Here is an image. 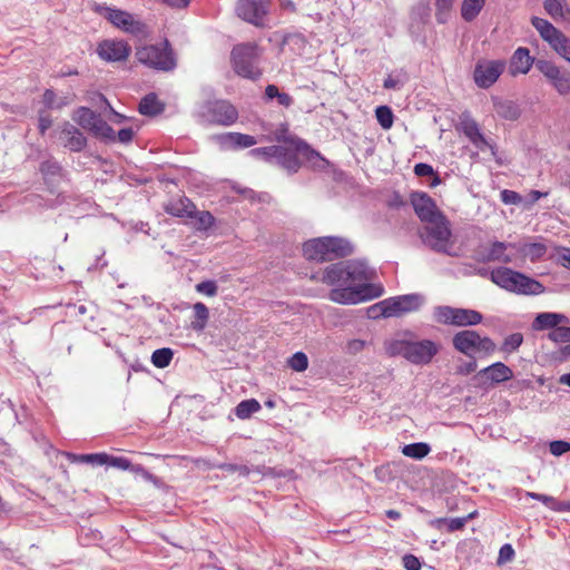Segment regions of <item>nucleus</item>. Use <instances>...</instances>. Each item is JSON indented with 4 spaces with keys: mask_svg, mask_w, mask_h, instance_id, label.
Returning a JSON list of instances; mask_svg holds the SVG:
<instances>
[{
    "mask_svg": "<svg viewBox=\"0 0 570 570\" xmlns=\"http://www.w3.org/2000/svg\"><path fill=\"white\" fill-rule=\"evenodd\" d=\"M253 154L263 155L289 171H296L305 161L320 158V155L311 149V145H269L253 150Z\"/></svg>",
    "mask_w": 570,
    "mask_h": 570,
    "instance_id": "obj_1",
    "label": "nucleus"
},
{
    "mask_svg": "<svg viewBox=\"0 0 570 570\" xmlns=\"http://www.w3.org/2000/svg\"><path fill=\"white\" fill-rule=\"evenodd\" d=\"M353 250L354 247L347 239L335 236L317 237L303 244V256L317 263L350 256Z\"/></svg>",
    "mask_w": 570,
    "mask_h": 570,
    "instance_id": "obj_2",
    "label": "nucleus"
},
{
    "mask_svg": "<svg viewBox=\"0 0 570 570\" xmlns=\"http://www.w3.org/2000/svg\"><path fill=\"white\" fill-rule=\"evenodd\" d=\"M385 351L390 356L401 355L413 364H428L438 354L439 346L431 340H391L385 343Z\"/></svg>",
    "mask_w": 570,
    "mask_h": 570,
    "instance_id": "obj_3",
    "label": "nucleus"
},
{
    "mask_svg": "<svg viewBox=\"0 0 570 570\" xmlns=\"http://www.w3.org/2000/svg\"><path fill=\"white\" fill-rule=\"evenodd\" d=\"M491 281L501 288L519 295H539L544 292V286L508 267H498L491 272Z\"/></svg>",
    "mask_w": 570,
    "mask_h": 570,
    "instance_id": "obj_4",
    "label": "nucleus"
},
{
    "mask_svg": "<svg viewBox=\"0 0 570 570\" xmlns=\"http://www.w3.org/2000/svg\"><path fill=\"white\" fill-rule=\"evenodd\" d=\"M422 242L438 253L452 255L453 247L450 222L442 215L440 218L426 223L420 233Z\"/></svg>",
    "mask_w": 570,
    "mask_h": 570,
    "instance_id": "obj_5",
    "label": "nucleus"
},
{
    "mask_svg": "<svg viewBox=\"0 0 570 570\" xmlns=\"http://www.w3.org/2000/svg\"><path fill=\"white\" fill-rule=\"evenodd\" d=\"M258 47L253 43H242L233 48L230 58L234 71L247 79L256 80L262 76L258 62Z\"/></svg>",
    "mask_w": 570,
    "mask_h": 570,
    "instance_id": "obj_6",
    "label": "nucleus"
},
{
    "mask_svg": "<svg viewBox=\"0 0 570 570\" xmlns=\"http://www.w3.org/2000/svg\"><path fill=\"white\" fill-rule=\"evenodd\" d=\"M452 344L458 352L468 356L475 354L489 356L497 350L495 343L490 337H482L473 330L458 332L452 338Z\"/></svg>",
    "mask_w": 570,
    "mask_h": 570,
    "instance_id": "obj_7",
    "label": "nucleus"
},
{
    "mask_svg": "<svg viewBox=\"0 0 570 570\" xmlns=\"http://www.w3.org/2000/svg\"><path fill=\"white\" fill-rule=\"evenodd\" d=\"M135 56L140 63L156 70L169 71L176 67V61L167 40L161 46L151 45L137 48Z\"/></svg>",
    "mask_w": 570,
    "mask_h": 570,
    "instance_id": "obj_8",
    "label": "nucleus"
},
{
    "mask_svg": "<svg viewBox=\"0 0 570 570\" xmlns=\"http://www.w3.org/2000/svg\"><path fill=\"white\" fill-rule=\"evenodd\" d=\"M73 119L81 128L90 131L96 139H107L110 142H115L116 132L112 127L90 108L79 107L75 112Z\"/></svg>",
    "mask_w": 570,
    "mask_h": 570,
    "instance_id": "obj_9",
    "label": "nucleus"
},
{
    "mask_svg": "<svg viewBox=\"0 0 570 570\" xmlns=\"http://www.w3.org/2000/svg\"><path fill=\"white\" fill-rule=\"evenodd\" d=\"M531 23L540 33V37L570 63V39L546 19L532 17Z\"/></svg>",
    "mask_w": 570,
    "mask_h": 570,
    "instance_id": "obj_10",
    "label": "nucleus"
},
{
    "mask_svg": "<svg viewBox=\"0 0 570 570\" xmlns=\"http://www.w3.org/2000/svg\"><path fill=\"white\" fill-rule=\"evenodd\" d=\"M200 116L209 124L230 126L238 119V111L227 100H214L203 105Z\"/></svg>",
    "mask_w": 570,
    "mask_h": 570,
    "instance_id": "obj_11",
    "label": "nucleus"
},
{
    "mask_svg": "<svg viewBox=\"0 0 570 570\" xmlns=\"http://www.w3.org/2000/svg\"><path fill=\"white\" fill-rule=\"evenodd\" d=\"M98 12L101 13L112 26L119 28L132 36L139 37L147 33V27L127 11L114 9L109 7H99Z\"/></svg>",
    "mask_w": 570,
    "mask_h": 570,
    "instance_id": "obj_12",
    "label": "nucleus"
},
{
    "mask_svg": "<svg viewBox=\"0 0 570 570\" xmlns=\"http://www.w3.org/2000/svg\"><path fill=\"white\" fill-rule=\"evenodd\" d=\"M382 288H375L371 285H361L358 287L334 288L330 292V299L338 304H357L381 296Z\"/></svg>",
    "mask_w": 570,
    "mask_h": 570,
    "instance_id": "obj_13",
    "label": "nucleus"
},
{
    "mask_svg": "<svg viewBox=\"0 0 570 570\" xmlns=\"http://www.w3.org/2000/svg\"><path fill=\"white\" fill-rule=\"evenodd\" d=\"M535 68L547 78L560 96L570 94V71L563 70L554 62L546 59L537 60Z\"/></svg>",
    "mask_w": 570,
    "mask_h": 570,
    "instance_id": "obj_14",
    "label": "nucleus"
},
{
    "mask_svg": "<svg viewBox=\"0 0 570 570\" xmlns=\"http://www.w3.org/2000/svg\"><path fill=\"white\" fill-rule=\"evenodd\" d=\"M215 222L214 216L207 210H198L187 198H180V223L189 225L196 230H207Z\"/></svg>",
    "mask_w": 570,
    "mask_h": 570,
    "instance_id": "obj_15",
    "label": "nucleus"
},
{
    "mask_svg": "<svg viewBox=\"0 0 570 570\" xmlns=\"http://www.w3.org/2000/svg\"><path fill=\"white\" fill-rule=\"evenodd\" d=\"M505 68L503 60H479L474 67L473 79L479 88H490Z\"/></svg>",
    "mask_w": 570,
    "mask_h": 570,
    "instance_id": "obj_16",
    "label": "nucleus"
},
{
    "mask_svg": "<svg viewBox=\"0 0 570 570\" xmlns=\"http://www.w3.org/2000/svg\"><path fill=\"white\" fill-rule=\"evenodd\" d=\"M268 8L269 0H238L235 10L242 20L255 26H263Z\"/></svg>",
    "mask_w": 570,
    "mask_h": 570,
    "instance_id": "obj_17",
    "label": "nucleus"
},
{
    "mask_svg": "<svg viewBox=\"0 0 570 570\" xmlns=\"http://www.w3.org/2000/svg\"><path fill=\"white\" fill-rule=\"evenodd\" d=\"M385 301L384 306L387 308L389 317H394L417 311L423 303V297L420 294H407L390 297Z\"/></svg>",
    "mask_w": 570,
    "mask_h": 570,
    "instance_id": "obj_18",
    "label": "nucleus"
},
{
    "mask_svg": "<svg viewBox=\"0 0 570 570\" xmlns=\"http://www.w3.org/2000/svg\"><path fill=\"white\" fill-rule=\"evenodd\" d=\"M411 204L415 214L423 223H430L440 218L443 214L438 208L435 202L425 193H413Z\"/></svg>",
    "mask_w": 570,
    "mask_h": 570,
    "instance_id": "obj_19",
    "label": "nucleus"
},
{
    "mask_svg": "<svg viewBox=\"0 0 570 570\" xmlns=\"http://www.w3.org/2000/svg\"><path fill=\"white\" fill-rule=\"evenodd\" d=\"M130 46L122 40H104L98 45V56L108 62L126 60L130 55Z\"/></svg>",
    "mask_w": 570,
    "mask_h": 570,
    "instance_id": "obj_20",
    "label": "nucleus"
},
{
    "mask_svg": "<svg viewBox=\"0 0 570 570\" xmlns=\"http://www.w3.org/2000/svg\"><path fill=\"white\" fill-rule=\"evenodd\" d=\"M455 127L470 142H487L479 124L469 111L460 114Z\"/></svg>",
    "mask_w": 570,
    "mask_h": 570,
    "instance_id": "obj_21",
    "label": "nucleus"
},
{
    "mask_svg": "<svg viewBox=\"0 0 570 570\" xmlns=\"http://www.w3.org/2000/svg\"><path fill=\"white\" fill-rule=\"evenodd\" d=\"M480 379H484L485 382L492 384H499L507 382L513 377L512 370L502 362L493 363L478 373Z\"/></svg>",
    "mask_w": 570,
    "mask_h": 570,
    "instance_id": "obj_22",
    "label": "nucleus"
},
{
    "mask_svg": "<svg viewBox=\"0 0 570 570\" xmlns=\"http://www.w3.org/2000/svg\"><path fill=\"white\" fill-rule=\"evenodd\" d=\"M535 63L534 59L530 56V50L524 47H519L512 55L510 60V73L517 76L519 73L525 75L530 71L532 65Z\"/></svg>",
    "mask_w": 570,
    "mask_h": 570,
    "instance_id": "obj_23",
    "label": "nucleus"
},
{
    "mask_svg": "<svg viewBox=\"0 0 570 570\" xmlns=\"http://www.w3.org/2000/svg\"><path fill=\"white\" fill-rule=\"evenodd\" d=\"M45 184L53 191L62 179V169L57 161L46 160L40 166Z\"/></svg>",
    "mask_w": 570,
    "mask_h": 570,
    "instance_id": "obj_24",
    "label": "nucleus"
},
{
    "mask_svg": "<svg viewBox=\"0 0 570 570\" xmlns=\"http://www.w3.org/2000/svg\"><path fill=\"white\" fill-rule=\"evenodd\" d=\"M510 245L503 243V242H494L490 244L488 248L484 249L482 253L481 261L484 263L488 262H500L504 264H509L512 262V258L510 255H508L505 252Z\"/></svg>",
    "mask_w": 570,
    "mask_h": 570,
    "instance_id": "obj_25",
    "label": "nucleus"
},
{
    "mask_svg": "<svg viewBox=\"0 0 570 570\" xmlns=\"http://www.w3.org/2000/svg\"><path fill=\"white\" fill-rule=\"evenodd\" d=\"M165 110V104L158 99L157 94L149 92L144 96L138 105V111L142 116L156 117Z\"/></svg>",
    "mask_w": 570,
    "mask_h": 570,
    "instance_id": "obj_26",
    "label": "nucleus"
},
{
    "mask_svg": "<svg viewBox=\"0 0 570 570\" xmlns=\"http://www.w3.org/2000/svg\"><path fill=\"white\" fill-rule=\"evenodd\" d=\"M321 282L327 285L346 284V268L345 263H334L327 266L321 277Z\"/></svg>",
    "mask_w": 570,
    "mask_h": 570,
    "instance_id": "obj_27",
    "label": "nucleus"
},
{
    "mask_svg": "<svg viewBox=\"0 0 570 570\" xmlns=\"http://www.w3.org/2000/svg\"><path fill=\"white\" fill-rule=\"evenodd\" d=\"M492 102L493 109L499 117L507 120H515L519 118L520 108L514 101L493 97Z\"/></svg>",
    "mask_w": 570,
    "mask_h": 570,
    "instance_id": "obj_28",
    "label": "nucleus"
},
{
    "mask_svg": "<svg viewBox=\"0 0 570 570\" xmlns=\"http://www.w3.org/2000/svg\"><path fill=\"white\" fill-rule=\"evenodd\" d=\"M345 263L347 283L363 282L368 278L367 266L361 261H347Z\"/></svg>",
    "mask_w": 570,
    "mask_h": 570,
    "instance_id": "obj_29",
    "label": "nucleus"
},
{
    "mask_svg": "<svg viewBox=\"0 0 570 570\" xmlns=\"http://www.w3.org/2000/svg\"><path fill=\"white\" fill-rule=\"evenodd\" d=\"M483 316L480 312L468 308H456L454 326H472L482 322Z\"/></svg>",
    "mask_w": 570,
    "mask_h": 570,
    "instance_id": "obj_30",
    "label": "nucleus"
},
{
    "mask_svg": "<svg viewBox=\"0 0 570 570\" xmlns=\"http://www.w3.org/2000/svg\"><path fill=\"white\" fill-rule=\"evenodd\" d=\"M193 311L194 316L189 326L196 332H202L206 327L209 318L208 307L204 303L198 302L194 304Z\"/></svg>",
    "mask_w": 570,
    "mask_h": 570,
    "instance_id": "obj_31",
    "label": "nucleus"
},
{
    "mask_svg": "<svg viewBox=\"0 0 570 570\" xmlns=\"http://www.w3.org/2000/svg\"><path fill=\"white\" fill-rule=\"evenodd\" d=\"M564 320L562 314L541 313L535 317L533 327L535 330L557 328Z\"/></svg>",
    "mask_w": 570,
    "mask_h": 570,
    "instance_id": "obj_32",
    "label": "nucleus"
},
{
    "mask_svg": "<svg viewBox=\"0 0 570 570\" xmlns=\"http://www.w3.org/2000/svg\"><path fill=\"white\" fill-rule=\"evenodd\" d=\"M485 4V0H463L461 6V16L462 18L471 22L473 21Z\"/></svg>",
    "mask_w": 570,
    "mask_h": 570,
    "instance_id": "obj_33",
    "label": "nucleus"
},
{
    "mask_svg": "<svg viewBox=\"0 0 570 570\" xmlns=\"http://www.w3.org/2000/svg\"><path fill=\"white\" fill-rule=\"evenodd\" d=\"M262 409L259 402L255 399L244 400L235 407V415L240 420L249 419L254 413Z\"/></svg>",
    "mask_w": 570,
    "mask_h": 570,
    "instance_id": "obj_34",
    "label": "nucleus"
},
{
    "mask_svg": "<svg viewBox=\"0 0 570 570\" xmlns=\"http://www.w3.org/2000/svg\"><path fill=\"white\" fill-rule=\"evenodd\" d=\"M430 451L431 448L428 443L417 442L404 445L402 449V454L415 460H422L430 453Z\"/></svg>",
    "mask_w": 570,
    "mask_h": 570,
    "instance_id": "obj_35",
    "label": "nucleus"
},
{
    "mask_svg": "<svg viewBox=\"0 0 570 570\" xmlns=\"http://www.w3.org/2000/svg\"><path fill=\"white\" fill-rule=\"evenodd\" d=\"M543 8L553 19H564L566 13L569 12V9L562 0H546L543 2Z\"/></svg>",
    "mask_w": 570,
    "mask_h": 570,
    "instance_id": "obj_36",
    "label": "nucleus"
},
{
    "mask_svg": "<svg viewBox=\"0 0 570 570\" xmlns=\"http://www.w3.org/2000/svg\"><path fill=\"white\" fill-rule=\"evenodd\" d=\"M456 307L438 306L434 308V318L438 323L454 325Z\"/></svg>",
    "mask_w": 570,
    "mask_h": 570,
    "instance_id": "obj_37",
    "label": "nucleus"
},
{
    "mask_svg": "<svg viewBox=\"0 0 570 570\" xmlns=\"http://www.w3.org/2000/svg\"><path fill=\"white\" fill-rule=\"evenodd\" d=\"M173 356L174 352L170 348H159L151 354V363L158 368H164L169 365Z\"/></svg>",
    "mask_w": 570,
    "mask_h": 570,
    "instance_id": "obj_38",
    "label": "nucleus"
},
{
    "mask_svg": "<svg viewBox=\"0 0 570 570\" xmlns=\"http://www.w3.org/2000/svg\"><path fill=\"white\" fill-rule=\"evenodd\" d=\"M522 342L523 335L521 333L510 334L502 342L500 350L503 353L511 354L521 346Z\"/></svg>",
    "mask_w": 570,
    "mask_h": 570,
    "instance_id": "obj_39",
    "label": "nucleus"
},
{
    "mask_svg": "<svg viewBox=\"0 0 570 570\" xmlns=\"http://www.w3.org/2000/svg\"><path fill=\"white\" fill-rule=\"evenodd\" d=\"M288 366L296 372H304L308 367V358L305 353L296 352L288 361Z\"/></svg>",
    "mask_w": 570,
    "mask_h": 570,
    "instance_id": "obj_40",
    "label": "nucleus"
},
{
    "mask_svg": "<svg viewBox=\"0 0 570 570\" xmlns=\"http://www.w3.org/2000/svg\"><path fill=\"white\" fill-rule=\"evenodd\" d=\"M454 0H435L436 7V20L440 23H444L448 20L449 12L453 7Z\"/></svg>",
    "mask_w": 570,
    "mask_h": 570,
    "instance_id": "obj_41",
    "label": "nucleus"
},
{
    "mask_svg": "<svg viewBox=\"0 0 570 570\" xmlns=\"http://www.w3.org/2000/svg\"><path fill=\"white\" fill-rule=\"evenodd\" d=\"M375 115L379 124L383 128L387 129L392 126L394 116L390 107L379 106L375 110Z\"/></svg>",
    "mask_w": 570,
    "mask_h": 570,
    "instance_id": "obj_42",
    "label": "nucleus"
},
{
    "mask_svg": "<svg viewBox=\"0 0 570 570\" xmlns=\"http://www.w3.org/2000/svg\"><path fill=\"white\" fill-rule=\"evenodd\" d=\"M414 173L419 177L424 176H433V180L430 184L431 187H435L441 183L440 177L434 173V169L431 165L420 163L414 166Z\"/></svg>",
    "mask_w": 570,
    "mask_h": 570,
    "instance_id": "obj_43",
    "label": "nucleus"
},
{
    "mask_svg": "<svg viewBox=\"0 0 570 570\" xmlns=\"http://www.w3.org/2000/svg\"><path fill=\"white\" fill-rule=\"evenodd\" d=\"M61 134L68 137L69 142H86L82 132L69 122L63 124Z\"/></svg>",
    "mask_w": 570,
    "mask_h": 570,
    "instance_id": "obj_44",
    "label": "nucleus"
},
{
    "mask_svg": "<svg viewBox=\"0 0 570 570\" xmlns=\"http://www.w3.org/2000/svg\"><path fill=\"white\" fill-rule=\"evenodd\" d=\"M276 142H305L291 136L287 125L281 124L274 132Z\"/></svg>",
    "mask_w": 570,
    "mask_h": 570,
    "instance_id": "obj_45",
    "label": "nucleus"
},
{
    "mask_svg": "<svg viewBox=\"0 0 570 570\" xmlns=\"http://www.w3.org/2000/svg\"><path fill=\"white\" fill-rule=\"evenodd\" d=\"M76 461L96 465H104L105 463H107V453L80 454L76 456Z\"/></svg>",
    "mask_w": 570,
    "mask_h": 570,
    "instance_id": "obj_46",
    "label": "nucleus"
},
{
    "mask_svg": "<svg viewBox=\"0 0 570 570\" xmlns=\"http://www.w3.org/2000/svg\"><path fill=\"white\" fill-rule=\"evenodd\" d=\"M435 523L438 524L439 528H441V524H445L449 532H454V531H458V530H461L464 528V525L466 523V519L453 518V519L448 520V519L441 518V519H438L435 521Z\"/></svg>",
    "mask_w": 570,
    "mask_h": 570,
    "instance_id": "obj_47",
    "label": "nucleus"
},
{
    "mask_svg": "<svg viewBox=\"0 0 570 570\" xmlns=\"http://www.w3.org/2000/svg\"><path fill=\"white\" fill-rule=\"evenodd\" d=\"M219 142H256L254 137L238 132H227L218 137Z\"/></svg>",
    "mask_w": 570,
    "mask_h": 570,
    "instance_id": "obj_48",
    "label": "nucleus"
},
{
    "mask_svg": "<svg viewBox=\"0 0 570 570\" xmlns=\"http://www.w3.org/2000/svg\"><path fill=\"white\" fill-rule=\"evenodd\" d=\"M527 495L538 501H541L546 507L558 512L559 501L553 497L534 492H528Z\"/></svg>",
    "mask_w": 570,
    "mask_h": 570,
    "instance_id": "obj_49",
    "label": "nucleus"
},
{
    "mask_svg": "<svg viewBox=\"0 0 570 570\" xmlns=\"http://www.w3.org/2000/svg\"><path fill=\"white\" fill-rule=\"evenodd\" d=\"M405 75H389L383 82L385 89H401L405 83Z\"/></svg>",
    "mask_w": 570,
    "mask_h": 570,
    "instance_id": "obj_50",
    "label": "nucleus"
},
{
    "mask_svg": "<svg viewBox=\"0 0 570 570\" xmlns=\"http://www.w3.org/2000/svg\"><path fill=\"white\" fill-rule=\"evenodd\" d=\"M196 291L200 294L213 297L217 294L218 286L215 281H205L196 285Z\"/></svg>",
    "mask_w": 570,
    "mask_h": 570,
    "instance_id": "obj_51",
    "label": "nucleus"
},
{
    "mask_svg": "<svg viewBox=\"0 0 570 570\" xmlns=\"http://www.w3.org/2000/svg\"><path fill=\"white\" fill-rule=\"evenodd\" d=\"M514 558V549L510 543L503 544L499 550L497 563L499 566L512 561Z\"/></svg>",
    "mask_w": 570,
    "mask_h": 570,
    "instance_id": "obj_52",
    "label": "nucleus"
},
{
    "mask_svg": "<svg viewBox=\"0 0 570 570\" xmlns=\"http://www.w3.org/2000/svg\"><path fill=\"white\" fill-rule=\"evenodd\" d=\"M500 198H501L502 203H504L507 205H519L522 202L521 195L518 194L517 191L510 190V189H503L500 193Z\"/></svg>",
    "mask_w": 570,
    "mask_h": 570,
    "instance_id": "obj_53",
    "label": "nucleus"
},
{
    "mask_svg": "<svg viewBox=\"0 0 570 570\" xmlns=\"http://www.w3.org/2000/svg\"><path fill=\"white\" fill-rule=\"evenodd\" d=\"M554 342H570V327L558 326L549 334Z\"/></svg>",
    "mask_w": 570,
    "mask_h": 570,
    "instance_id": "obj_54",
    "label": "nucleus"
},
{
    "mask_svg": "<svg viewBox=\"0 0 570 570\" xmlns=\"http://www.w3.org/2000/svg\"><path fill=\"white\" fill-rule=\"evenodd\" d=\"M107 465L120 469V470H128L131 464L130 461L124 456H111L107 454Z\"/></svg>",
    "mask_w": 570,
    "mask_h": 570,
    "instance_id": "obj_55",
    "label": "nucleus"
},
{
    "mask_svg": "<svg viewBox=\"0 0 570 570\" xmlns=\"http://www.w3.org/2000/svg\"><path fill=\"white\" fill-rule=\"evenodd\" d=\"M384 303H386L385 299L372 305L370 308H368V314L371 317L373 318H377V317H389L387 315V308H385L384 306Z\"/></svg>",
    "mask_w": 570,
    "mask_h": 570,
    "instance_id": "obj_56",
    "label": "nucleus"
},
{
    "mask_svg": "<svg viewBox=\"0 0 570 570\" xmlns=\"http://www.w3.org/2000/svg\"><path fill=\"white\" fill-rule=\"evenodd\" d=\"M402 563L406 570H421L422 567L419 558L410 553L402 558Z\"/></svg>",
    "mask_w": 570,
    "mask_h": 570,
    "instance_id": "obj_57",
    "label": "nucleus"
},
{
    "mask_svg": "<svg viewBox=\"0 0 570 570\" xmlns=\"http://www.w3.org/2000/svg\"><path fill=\"white\" fill-rule=\"evenodd\" d=\"M57 95L52 89H46L42 95V102L47 109L59 108L60 105H56Z\"/></svg>",
    "mask_w": 570,
    "mask_h": 570,
    "instance_id": "obj_58",
    "label": "nucleus"
},
{
    "mask_svg": "<svg viewBox=\"0 0 570 570\" xmlns=\"http://www.w3.org/2000/svg\"><path fill=\"white\" fill-rule=\"evenodd\" d=\"M570 451V443L566 441H553L550 443V452L553 455H561Z\"/></svg>",
    "mask_w": 570,
    "mask_h": 570,
    "instance_id": "obj_59",
    "label": "nucleus"
},
{
    "mask_svg": "<svg viewBox=\"0 0 570 570\" xmlns=\"http://www.w3.org/2000/svg\"><path fill=\"white\" fill-rule=\"evenodd\" d=\"M52 125V119L49 114L45 111L39 112L38 128L41 135H43Z\"/></svg>",
    "mask_w": 570,
    "mask_h": 570,
    "instance_id": "obj_60",
    "label": "nucleus"
},
{
    "mask_svg": "<svg viewBox=\"0 0 570 570\" xmlns=\"http://www.w3.org/2000/svg\"><path fill=\"white\" fill-rule=\"evenodd\" d=\"M116 137H118L119 142H129L135 137V130L131 127L120 129Z\"/></svg>",
    "mask_w": 570,
    "mask_h": 570,
    "instance_id": "obj_61",
    "label": "nucleus"
},
{
    "mask_svg": "<svg viewBox=\"0 0 570 570\" xmlns=\"http://www.w3.org/2000/svg\"><path fill=\"white\" fill-rule=\"evenodd\" d=\"M547 248L542 244L533 243L528 246V254H530L533 258H539L543 256Z\"/></svg>",
    "mask_w": 570,
    "mask_h": 570,
    "instance_id": "obj_62",
    "label": "nucleus"
},
{
    "mask_svg": "<svg viewBox=\"0 0 570 570\" xmlns=\"http://www.w3.org/2000/svg\"><path fill=\"white\" fill-rule=\"evenodd\" d=\"M276 99L281 106L286 107V108L291 107L294 101L292 96H289L286 92H279V95Z\"/></svg>",
    "mask_w": 570,
    "mask_h": 570,
    "instance_id": "obj_63",
    "label": "nucleus"
},
{
    "mask_svg": "<svg viewBox=\"0 0 570 570\" xmlns=\"http://www.w3.org/2000/svg\"><path fill=\"white\" fill-rule=\"evenodd\" d=\"M279 95V90L275 85H268L265 89V96L268 99L277 98Z\"/></svg>",
    "mask_w": 570,
    "mask_h": 570,
    "instance_id": "obj_64",
    "label": "nucleus"
}]
</instances>
